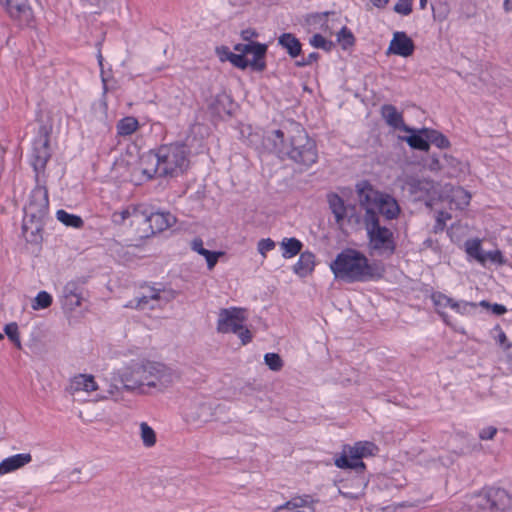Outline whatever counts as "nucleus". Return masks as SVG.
I'll return each mask as SVG.
<instances>
[{"label":"nucleus","instance_id":"nucleus-1","mask_svg":"<svg viewBox=\"0 0 512 512\" xmlns=\"http://www.w3.org/2000/svg\"><path fill=\"white\" fill-rule=\"evenodd\" d=\"M262 148L281 160H290L304 168L311 167L318 160L316 142L297 123L292 124L288 135L282 129L268 131L262 137Z\"/></svg>","mask_w":512,"mask_h":512},{"label":"nucleus","instance_id":"nucleus-2","mask_svg":"<svg viewBox=\"0 0 512 512\" xmlns=\"http://www.w3.org/2000/svg\"><path fill=\"white\" fill-rule=\"evenodd\" d=\"M179 378L180 374L165 364L152 361L135 363L113 374L109 392L113 394L114 390L133 391L144 385L163 389Z\"/></svg>","mask_w":512,"mask_h":512},{"label":"nucleus","instance_id":"nucleus-3","mask_svg":"<svg viewBox=\"0 0 512 512\" xmlns=\"http://www.w3.org/2000/svg\"><path fill=\"white\" fill-rule=\"evenodd\" d=\"M190 149L183 142L164 144L140 157L141 173L147 180L176 178L189 167Z\"/></svg>","mask_w":512,"mask_h":512},{"label":"nucleus","instance_id":"nucleus-4","mask_svg":"<svg viewBox=\"0 0 512 512\" xmlns=\"http://www.w3.org/2000/svg\"><path fill=\"white\" fill-rule=\"evenodd\" d=\"M335 278L353 282L378 281L384 276V266L377 261L370 262L359 250L346 248L330 263Z\"/></svg>","mask_w":512,"mask_h":512},{"label":"nucleus","instance_id":"nucleus-5","mask_svg":"<svg viewBox=\"0 0 512 512\" xmlns=\"http://www.w3.org/2000/svg\"><path fill=\"white\" fill-rule=\"evenodd\" d=\"M356 193L359 206L364 210L363 216H367L368 209L379 218L383 216L385 220H394L400 215L401 209L397 200L390 194L375 189L369 181L357 183Z\"/></svg>","mask_w":512,"mask_h":512},{"label":"nucleus","instance_id":"nucleus-6","mask_svg":"<svg viewBox=\"0 0 512 512\" xmlns=\"http://www.w3.org/2000/svg\"><path fill=\"white\" fill-rule=\"evenodd\" d=\"M363 224L368 239V248L379 255H393L396 251L394 233L388 227L381 225L379 217L372 210H367L363 216Z\"/></svg>","mask_w":512,"mask_h":512},{"label":"nucleus","instance_id":"nucleus-7","mask_svg":"<svg viewBox=\"0 0 512 512\" xmlns=\"http://www.w3.org/2000/svg\"><path fill=\"white\" fill-rule=\"evenodd\" d=\"M378 450V447L370 441H359L353 446L344 445L342 453L335 456L334 464L340 469H350L357 473H363L366 469L363 458L374 456Z\"/></svg>","mask_w":512,"mask_h":512},{"label":"nucleus","instance_id":"nucleus-8","mask_svg":"<svg viewBox=\"0 0 512 512\" xmlns=\"http://www.w3.org/2000/svg\"><path fill=\"white\" fill-rule=\"evenodd\" d=\"M246 310L237 307L222 308L218 313L217 331L219 333H234L242 345L252 340L251 331L245 326Z\"/></svg>","mask_w":512,"mask_h":512},{"label":"nucleus","instance_id":"nucleus-9","mask_svg":"<svg viewBox=\"0 0 512 512\" xmlns=\"http://www.w3.org/2000/svg\"><path fill=\"white\" fill-rule=\"evenodd\" d=\"M234 49L239 53L232 52L227 46L216 47V54L221 62L229 61L237 68L245 69L250 66L252 70H256V41L245 45L237 44Z\"/></svg>","mask_w":512,"mask_h":512},{"label":"nucleus","instance_id":"nucleus-10","mask_svg":"<svg viewBox=\"0 0 512 512\" xmlns=\"http://www.w3.org/2000/svg\"><path fill=\"white\" fill-rule=\"evenodd\" d=\"M473 505L483 511H506L512 506V497L503 488L488 487L474 496Z\"/></svg>","mask_w":512,"mask_h":512},{"label":"nucleus","instance_id":"nucleus-11","mask_svg":"<svg viewBox=\"0 0 512 512\" xmlns=\"http://www.w3.org/2000/svg\"><path fill=\"white\" fill-rule=\"evenodd\" d=\"M51 158L50 133L45 125H41L37 136L33 140L31 165L35 172V181L39 182L40 175L44 174L48 161Z\"/></svg>","mask_w":512,"mask_h":512},{"label":"nucleus","instance_id":"nucleus-12","mask_svg":"<svg viewBox=\"0 0 512 512\" xmlns=\"http://www.w3.org/2000/svg\"><path fill=\"white\" fill-rule=\"evenodd\" d=\"M49 212L48 190L44 185L36 182L31 191L29 201L24 207V219L44 220Z\"/></svg>","mask_w":512,"mask_h":512},{"label":"nucleus","instance_id":"nucleus-13","mask_svg":"<svg viewBox=\"0 0 512 512\" xmlns=\"http://www.w3.org/2000/svg\"><path fill=\"white\" fill-rule=\"evenodd\" d=\"M0 5L19 27H28L33 22V11L28 0H0Z\"/></svg>","mask_w":512,"mask_h":512},{"label":"nucleus","instance_id":"nucleus-14","mask_svg":"<svg viewBox=\"0 0 512 512\" xmlns=\"http://www.w3.org/2000/svg\"><path fill=\"white\" fill-rule=\"evenodd\" d=\"M141 218L149 224L151 234L160 233L176 222V217L170 212L156 210L154 207L146 205H143Z\"/></svg>","mask_w":512,"mask_h":512},{"label":"nucleus","instance_id":"nucleus-15","mask_svg":"<svg viewBox=\"0 0 512 512\" xmlns=\"http://www.w3.org/2000/svg\"><path fill=\"white\" fill-rule=\"evenodd\" d=\"M415 51V44L413 40L403 31H397L393 34L390 41L387 54H394L407 58Z\"/></svg>","mask_w":512,"mask_h":512},{"label":"nucleus","instance_id":"nucleus-16","mask_svg":"<svg viewBox=\"0 0 512 512\" xmlns=\"http://www.w3.org/2000/svg\"><path fill=\"white\" fill-rule=\"evenodd\" d=\"M408 136H402L400 139L405 141L410 148L414 150L429 151V128H413L408 126Z\"/></svg>","mask_w":512,"mask_h":512},{"label":"nucleus","instance_id":"nucleus-17","mask_svg":"<svg viewBox=\"0 0 512 512\" xmlns=\"http://www.w3.org/2000/svg\"><path fill=\"white\" fill-rule=\"evenodd\" d=\"M314 503L311 495L295 496L276 507L274 512H315Z\"/></svg>","mask_w":512,"mask_h":512},{"label":"nucleus","instance_id":"nucleus-18","mask_svg":"<svg viewBox=\"0 0 512 512\" xmlns=\"http://www.w3.org/2000/svg\"><path fill=\"white\" fill-rule=\"evenodd\" d=\"M233 100L226 93L217 94L208 105L210 114L217 118L230 117L233 111Z\"/></svg>","mask_w":512,"mask_h":512},{"label":"nucleus","instance_id":"nucleus-19","mask_svg":"<svg viewBox=\"0 0 512 512\" xmlns=\"http://www.w3.org/2000/svg\"><path fill=\"white\" fill-rule=\"evenodd\" d=\"M44 220L23 219L22 234L31 244H40L43 240Z\"/></svg>","mask_w":512,"mask_h":512},{"label":"nucleus","instance_id":"nucleus-20","mask_svg":"<svg viewBox=\"0 0 512 512\" xmlns=\"http://www.w3.org/2000/svg\"><path fill=\"white\" fill-rule=\"evenodd\" d=\"M380 112L387 125L394 129L408 131V125L405 124L402 113L394 105L384 104Z\"/></svg>","mask_w":512,"mask_h":512},{"label":"nucleus","instance_id":"nucleus-21","mask_svg":"<svg viewBox=\"0 0 512 512\" xmlns=\"http://www.w3.org/2000/svg\"><path fill=\"white\" fill-rule=\"evenodd\" d=\"M327 202L329 209L335 217L336 223L342 226L349 211L348 205H345L343 198L334 192L327 194Z\"/></svg>","mask_w":512,"mask_h":512},{"label":"nucleus","instance_id":"nucleus-22","mask_svg":"<svg viewBox=\"0 0 512 512\" xmlns=\"http://www.w3.org/2000/svg\"><path fill=\"white\" fill-rule=\"evenodd\" d=\"M327 202L329 209L335 217L336 223L342 226L349 211L348 205H345L343 198L334 192L327 194Z\"/></svg>","mask_w":512,"mask_h":512},{"label":"nucleus","instance_id":"nucleus-23","mask_svg":"<svg viewBox=\"0 0 512 512\" xmlns=\"http://www.w3.org/2000/svg\"><path fill=\"white\" fill-rule=\"evenodd\" d=\"M32 461L30 453H20L7 457L0 462V475L11 473Z\"/></svg>","mask_w":512,"mask_h":512},{"label":"nucleus","instance_id":"nucleus-24","mask_svg":"<svg viewBox=\"0 0 512 512\" xmlns=\"http://www.w3.org/2000/svg\"><path fill=\"white\" fill-rule=\"evenodd\" d=\"M278 45L281 46L292 59L302 55V43L293 33H282L278 37Z\"/></svg>","mask_w":512,"mask_h":512},{"label":"nucleus","instance_id":"nucleus-25","mask_svg":"<svg viewBox=\"0 0 512 512\" xmlns=\"http://www.w3.org/2000/svg\"><path fill=\"white\" fill-rule=\"evenodd\" d=\"M315 266V255L310 251L300 253L298 261L293 265V272L300 277L309 275Z\"/></svg>","mask_w":512,"mask_h":512},{"label":"nucleus","instance_id":"nucleus-26","mask_svg":"<svg viewBox=\"0 0 512 512\" xmlns=\"http://www.w3.org/2000/svg\"><path fill=\"white\" fill-rule=\"evenodd\" d=\"M431 300L435 306L437 314L441 317L443 322L448 326H452L449 315L443 311L444 308L450 307L451 297L445 295L442 292H433L431 295Z\"/></svg>","mask_w":512,"mask_h":512},{"label":"nucleus","instance_id":"nucleus-27","mask_svg":"<svg viewBox=\"0 0 512 512\" xmlns=\"http://www.w3.org/2000/svg\"><path fill=\"white\" fill-rule=\"evenodd\" d=\"M161 288H150V293L148 295H144L142 297L134 298L130 300L125 306L128 308L144 310L147 308L149 302L151 300L160 301Z\"/></svg>","mask_w":512,"mask_h":512},{"label":"nucleus","instance_id":"nucleus-28","mask_svg":"<svg viewBox=\"0 0 512 512\" xmlns=\"http://www.w3.org/2000/svg\"><path fill=\"white\" fill-rule=\"evenodd\" d=\"M280 245L283 250L282 256L286 259L292 258L300 254L303 248V243L295 237L284 238Z\"/></svg>","mask_w":512,"mask_h":512},{"label":"nucleus","instance_id":"nucleus-29","mask_svg":"<svg viewBox=\"0 0 512 512\" xmlns=\"http://www.w3.org/2000/svg\"><path fill=\"white\" fill-rule=\"evenodd\" d=\"M143 205L131 206L123 209L122 211H116L112 214V222L116 225L124 224L125 220L130 217L141 218V211Z\"/></svg>","mask_w":512,"mask_h":512},{"label":"nucleus","instance_id":"nucleus-30","mask_svg":"<svg viewBox=\"0 0 512 512\" xmlns=\"http://www.w3.org/2000/svg\"><path fill=\"white\" fill-rule=\"evenodd\" d=\"M72 384L75 390L92 392L98 389L97 383L92 375L79 374L74 377Z\"/></svg>","mask_w":512,"mask_h":512},{"label":"nucleus","instance_id":"nucleus-31","mask_svg":"<svg viewBox=\"0 0 512 512\" xmlns=\"http://www.w3.org/2000/svg\"><path fill=\"white\" fill-rule=\"evenodd\" d=\"M56 218L67 227L79 229L84 226V221L79 215L68 213L63 209L56 212Z\"/></svg>","mask_w":512,"mask_h":512},{"label":"nucleus","instance_id":"nucleus-32","mask_svg":"<svg viewBox=\"0 0 512 512\" xmlns=\"http://www.w3.org/2000/svg\"><path fill=\"white\" fill-rule=\"evenodd\" d=\"M139 127L138 120L133 116H127L118 121L116 128L120 136L133 134Z\"/></svg>","mask_w":512,"mask_h":512},{"label":"nucleus","instance_id":"nucleus-33","mask_svg":"<svg viewBox=\"0 0 512 512\" xmlns=\"http://www.w3.org/2000/svg\"><path fill=\"white\" fill-rule=\"evenodd\" d=\"M465 251L466 253L475 259L478 263L484 265V251L481 246V241L479 239L467 240L465 242Z\"/></svg>","mask_w":512,"mask_h":512},{"label":"nucleus","instance_id":"nucleus-34","mask_svg":"<svg viewBox=\"0 0 512 512\" xmlns=\"http://www.w3.org/2000/svg\"><path fill=\"white\" fill-rule=\"evenodd\" d=\"M212 407L208 403H200L196 407V411L191 414V417L194 421H198L200 423H206L212 420Z\"/></svg>","mask_w":512,"mask_h":512},{"label":"nucleus","instance_id":"nucleus-35","mask_svg":"<svg viewBox=\"0 0 512 512\" xmlns=\"http://www.w3.org/2000/svg\"><path fill=\"white\" fill-rule=\"evenodd\" d=\"M478 307V304L475 302H468L464 300H454L451 298L450 308L453 309L456 313L461 315L470 314L473 310Z\"/></svg>","mask_w":512,"mask_h":512},{"label":"nucleus","instance_id":"nucleus-36","mask_svg":"<svg viewBox=\"0 0 512 512\" xmlns=\"http://www.w3.org/2000/svg\"><path fill=\"white\" fill-rule=\"evenodd\" d=\"M429 132V146L433 144L440 149H446L450 146L449 139L443 133L431 128H429Z\"/></svg>","mask_w":512,"mask_h":512},{"label":"nucleus","instance_id":"nucleus-37","mask_svg":"<svg viewBox=\"0 0 512 512\" xmlns=\"http://www.w3.org/2000/svg\"><path fill=\"white\" fill-rule=\"evenodd\" d=\"M53 302L52 296L46 291H40L32 302L33 310L46 309L51 306Z\"/></svg>","mask_w":512,"mask_h":512},{"label":"nucleus","instance_id":"nucleus-38","mask_svg":"<svg viewBox=\"0 0 512 512\" xmlns=\"http://www.w3.org/2000/svg\"><path fill=\"white\" fill-rule=\"evenodd\" d=\"M141 439L146 447H152L156 443V434L154 430L146 423L140 424Z\"/></svg>","mask_w":512,"mask_h":512},{"label":"nucleus","instance_id":"nucleus-39","mask_svg":"<svg viewBox=\"0 0 512 512\" xmlns=\"http://www.w3.org/2000/svg\"><path fill=\"white\" fill-rule=\"evenodd\" d=\"M337 40L343 49H347L353 46L355 43V37L353 33L346 26H343L337 33Z\"/></svg>","mask_w":512,"mask_h":512},{"label":"nucleus","instance_id":"nucleus-40","mask_svg":"<svg viewBox=\"0 0 512 512\" xmlns=\"http://www.w3.org/2000/svg\"><path fill=\"white\" fill-rule=\"evenodd\" d=\"M309 43L317 49H322L326 52H330L334 48V43L330 40H327L324 36L321 34H314L310 40Z\"/></svg>","mask_w":512,"mask_h":512},{"label":"nucleus","instance_id":"nucleus-41","mask_svg":"<svg viewBox=\"0 0 512 512\" xmlns=\"http://www.w3.org/2000/svg\"><path fill=\"white\" fill-rule=\"evenodd\" d=\"M4 332L8 339L18 348L21 349V341L19 336V329L16 322L8 323L4 326Z\"/></svg>","mask_w":512,"mask_h":512},{"label":"nucleus","instance_id":"nucleus-42","mask_svg":"<svg viewBox=\"0 0 512 512\" xmlns=\"http://www.w3.org/2000/svg\"><path fill=\"white\" fill-rule=\"evenodd\" d=\"M197 253L205 258L209 270H212L216 266L219 258L224 255L222 251H210L206 248L199 250Z\"/></svg>","mask_w":512,"mask_h":512},{"label":"nucleus","instance_id":"nucleus-43","mask_svg":"<svg viewBox=\"0 0 512 512\" xmlns=\"http://www.w3.org/2000/svg\"><path fill=\"white\" fill-rule=\"evenodd\" d=\"M265 365L272 371H280L283 367V360L277 353H266L264 355Z\"/></svg>","mask_w":512,"mask_h":512},{"label":"nucleus","instance_id":"nucleus-44","mask_svg":"<svg viewBox=\"0 0 512 512\" xmlns=\"http://www.w3.org/2000/svg\"><path fill=\"white\" fill-rule=\"evenodd\" d=\"M83 287L78 281H69L63 288V296L82 297Z\"/></svg>","mask_w":512,"mask_h":512},{"label":"nucleus","instance_id":"nucleus-45","mask_svg":"<svg viewBox=\"0 0 512 512\" xmlns=\"http://www.w3.org/2000/svg\"><path fill=\"white\" fill-rule=\"evenodd\" d=\"M477 304H478V306H481L485 309L491 310L492 314H494L496 316H502L507 312V308L503 304H498V303L491 304L487 300H482Z\"/></svg>","mask_w":512,"mask_h":512},{"label":"nucleus","instance_id":"nucleus-46","mask_svg":"<svg viewBox=\"0 0 512 512\" xmlns=\"http://www.w3.org/2000/svg\"><path fill=\"white\" fill-rule=\"evenodd\" d=\"M411 192L412 193H418V192H429L433 188V184L430 181H423V180H414L410 184Z\"/></svg>","mask_w":512,"mask_h":512},{"label":"nucleus","instance_id":"nucleus-47","mask_svg":"<svg viewBox=\"0 0 512 512\" xmlns=\"http://www.w3.org/2000/svg\"><path fill=\"white\" fill-rule=\"evenodd\" d=\"M488 260L493 263H496L498 265H504L506 263V260L500 250H493V251L485 252L484 253V264Z\"/></svg>","mask_w":512,"mask_h":512},{"label":"nucleus","instance_id":"nucleus-48","mask_svg":"<svg viewBox=\"0 0 512 512\" xmlns=\"http://www.w3.org/2000/svg\"><path fill=\"white\" fill-rule=\"evenodd\" d=\"M347 222L350 225H360L363 222V216L357 212L355 205H348Z\"/></svg>","mask_w":512,"mask_h":512},{"label":"nucleus","instance_id":"nucleus-49","mask_svg":"<svg viewBox=\"0 0 512 512\" xmlns=\"http://www.w3.org/2000/svg\"><path fill=\"white\" fill-rule=\"evenodd\" d=\"M394 11L404 16L411 14L412 0H398V2L394 5Z\"/></svg>","mask_w":512,"mask_h":512},{"label":"nucleus","instance_id":"nucleus-50","mask_svg":"<svg viewBox=\"0 0 512 512\" xmlns=\"http://www.w3.org/2000/svg\"><path fill=\"white\" fill-rule=\"evenodd\" d=\"M450 218H451V215L449 213L444 212V211H439L437 214V217H436L434 231L435 232L443 231L446 226L445 221Z\"/></svg>","mask_w":512,"mask_h":512},{"label":"nucleus","instance_id":"nucleus-51","mask_svg":"<svg viewBox=\"0 0 512 512\" xmlns=\"http://www.w3.org/2000/svg\"><path fill=\"white\" fill-rule=\"evenodd\" d=\"M319 58H320L319 53L312 52V53L308 54V56L306 58H302L300 60H296L294 64H295L296 67L302 68V67H305V66H309L312 63L318 61Z\"/></svg>","mask_w":512,"mask_h":512},{"label":"nucleus","instance_id":"nucleus-52","mask_svg":"<svg viewBox=\"0 0 512 512\" xmlns=\"http://www.w3.org/2000/svg\"><path fill=\"white\" fill-rule=\"evenodd\" d=\"M330 13L331 12L326 11V12H321V13L309 14L307 16V22L309 24L325 23L326 18Z\"/></svg>","mask_w":512,"mask_h":512},{"label":"nucleus","instance_id":"nucleus-53","mask_svg":"<svg viewBox=\"0 0 512 512\" xmlns=\"http://www.w3.org/2000/svg\"><path fill=\"white\" fill-rule=\"evenodd\" d=\"M274 247L275 242L270 238L262 239L258 242V252L262 255H265L266 252L274 249Z\"/></svg>","mask_w":512,"mask_h":512},{"label":"nucleus","instance_id":"nucleus-54","mask_svg":"<svg viewBox=\"0 0 512 512\" xmlns=\"http://www.w3.org/2000/svg\"><path fill=\"white\" fill-rule=\"evenodd\" d=\"M179 292L171 288H161L160 301L168 303L178 296Z\"/></svg>","mask_w":512,"mask_h":512},{"label":"nucleus","instance_id":"nucleus-55","mask_svg":"<svg viewBox=\"0 0 512 512\" xmlns=\"http://www.w3.org/2000/svg\"><path fill=\"white\" fill-rule=\"evenodd\" d=\"M454 196L459 199L458 205L467 206L471 199V195L462 188L458 189Z\"/></svg>","mask_w":512,"mask_h":512},{"label":"nucleus","instance_id":"nucleus-56","mask_svg":"<svg viewBox=\"0 0 512 512\" xmlns=\"http://www.w3.org/2000/svg\"><path fill=\"white\" fill-rule=\"evenodd\" d=\"M428 168L430 171H439L441 170L442 168H444V163H443V158L440 159V157L438 156H431L430 157V162L428 164Z\"/></svg>","mask_w":512,"mask_h":512},{"label":"nucleus","instance_id":"nucleus-57","mask_svg":"<svg viewBox=\"0 0 512 512\" xmlns=\"http://www.w3.org/2000/svg\"><path fill=\"white\" fill-rule=\"evenodd\" d=\"M497 433V429L493 426H488V427H485L483 428L480 433H479V437L480 439L482 440H491L494 438V436L496 435Z\"/></svg>","mask_w":512,"mask_h":512},{"label":"nucleus","instance_id":"nucleus-58","mask_svg":"<svg viewBox=\"0 0 512 512\" xmlns=\"http://www.w3.org/2000/svg\"><path fill=\"white\" fill-rule=\"evenodd\" d=\"M64 297V305L68 307L70 310H74L75 308L81 305L82 297H72V296H63Z\"/></svg>","mask_w":512,"mask_h":512},{"label":"nucleus","instance_id":"nucleus-59","mask_svg":"<svg viewBox=\"0 0 512 512\" xmlns=\"http://www.w3.org/2000/svg\"><path fill=\"white\" fill-rule=\"evenodd\" d=\"M97 60H98V64L99 66L101 67V81H102V84H103V95H106V93L108 92V85H107V78L105 77L104 75V70H103V61H104V58L101 54V51L98 52L97 54Z\"/></svg>","mask_w":512,"mask_h":512},{"label":"nucleus","instance_id":"nucleus-60","mask_svg":"<svg viewBox=\"0 0 512 512\" xmlns=\"http://www.w3.org/2000/svg\"><path fill=\"white\" fill-rule=\"evenodd\" d=\"M494 330L498 332L496 341L505 349L508 344L505 332L502 330L500 325H496Z\"/></svg>","mask_w":512,"mask_h":512},{"label":"nucleus","instance_id":"nucleus-61","mask_svg":"<svg viewBox=\"0 0 512 512\" xmlns=\"http://www.w3.org/2000/svg\"><path fill=\"white\" fill-rule=\"evenodd\" d=\"M85 6H89L91 8L95 7L98 9H102L106 5V0H80Z\"/></svg>","mask_w":512,"mask_h":512},{"label":"nucleus","instance_id":"nucleus-62","mask_svg":"<svg viewBox=\"0 0 512 512\" xmlns=\"http://www.w3.org/2000/svg\"><path fill=\"white\" fill-rule=\"evenodd\" d=\"M441 156L443 158L444 166L447 165V166L455 168L459 164L458 160L451 155L443 153Z\"/></svg>","mask_w":512,"mask_h":512},{"label":"nucleus","instance_id":"nucleus-63","mask_svg":"<svg viewBox=\"0 0 512 512\" xmlns=\"http://www.w3.org/2000/svg\"><path fill=\"white\" fill-rule=\"evenodd\" d=\"M204 248L203 240L199 237L194 238L191 242V249L195 252H199V250Z\"/></svg>","mask_w":512,"mask_h":512},{"label":"nucleus","instance_id":"nucleus-64","mask_svg":"<svg viewBox=\"0 0 512 512\" xmlns=\"http://www.w3.org/2000/svg\"><path fill=\"white\" fill-rule=\"evenodd\" d=\"M241 35L243 36L244 40H248L250 42L254 41L252 38L256 37V32L253 29H246L242 31Z\"/></svg>","mask_w":512,"mask_h":512}]
</instances>
